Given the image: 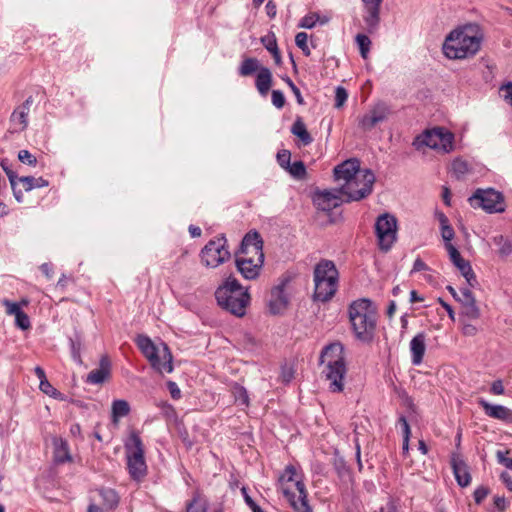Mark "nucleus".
<instances>
[{"label": "nucleus", "mask_w": 512, "mask_h": 512, "mask_svg": "<svg viewBox=\"0 0 512 512\" xmlns=\"http://www.w3.org/2000/svg\"><path fill=\"white\" fill-rule=\"evenodd\" d=\"M320 361L325 364L323 374L330 382L329 389L332 392H342L344 389V378L347 372L344 346L340 342L326 346L320 355Z\"/></svg>", "instance_id": "1"}, {"label": "nucleus", "mask_w": 512, "mask_h": 512, "mask_svg": "<svg viewBox=\"0 0 512 512\" xmlns=\"http://www.w3.org/2000/svg\"><path fill=\"white\" fill-rule=\"evenodd\" d=\"M215 298L219 306L231 314L242 317L249 302V294L244 290L236 278L230 276L223 285L215 291Z\"/></svg>", "instance_id": "2"}, {"label": "nucleus", "mask_w": 512, "mask_h": 512, "mask_svg": "<svg viewBox=\"0 0 512 512\" xmlns=\"http://www.w3.org/2000/svg\"><path fill=\"white\" fill-rule=\"evenodd\" d=\"M349 319L357 339L372 340L376 326V315L368 299H359L349 306Z\"/></svg>", "instance_id": "3"}, {"label": "nucleus", "mask_w": 512, "mask_h": 512, "mask_svg": "<svg viewBox=\"0 0 512 512\" xmlns=\"http://www.w3.org/2000/svg\"><path fill=\"white\" fill-rule=\"evenodd\" d=\"M279 487L295 512H312L305 484L296 478V468L293 465L286 466L279 477Z\"/></svg>", "instance_id": "4"}, {"label": "nucleus", "mask_w": 512, "mask_h": 512, "mask_svg": "<svg viewBox=\"0 0 512 512\" xmlns=\"http://www.w3.org/2000/svg\"><path fill=\"white\" fill-rule=\"evenodd\" d=\"M338 270L333 261L322 259L314 267V294L315 301H329L337 291Z\"/></svg>", "instance_id": "5"}, {"label": "nucleus", "mask_w": 512, "mask_h": 512, "mask_svg": "<svg viewBox=\"0 0 512 512\" xmlns=\"http://www.w3.org/2000/svg\"><path fill=\"white\" fill-rule=\"evenodd\" d=\"M480 49V38L466 29L452 31L445 39L443 52L449 59H464Z\"/></svg>", "instance_id": "6"}, {"label": "nucleus", "mask_w": 512, "mask_h": 512, "mask_svg": "<svg viewBox=\"0 0 512 512\" xmlns=\"http://www.w3.org/2000/svg\"><path fill=\"white\" fill-rule=\"evenodd\" d=\"M136 344L142 354L147 358L150 365L157 372L171 373L173 371V356L167 344L161 343L156 346L152 340L145 335H139L136 338Z\"/></svg>", "instance_id": "7"}, {"label": "nucleus", "mask_w": 512, "mask_h": 512, "mask_svg": "<svg viewBox=\"0 0 512 512\" xmlns=\"http://www.w3.org/2000/svg\"><path fill=\"white\" fill-rule=\"evenodd\" d=\"M413 146L417 150L426 146L442 153H449L454 150V135L445 128L436 127L417 136Z\"/></svg>", "instance_id": "8"}, {"label": "nucleus", "mask_w": 512, "mask_h": 512, "mask_svg": "<svg viewBox=\"0 0 512 512\" xmlns=\"http://www.w3.org/2000/svg\"><path fill=\"white\" fill-rule=\"evenodd\" d=\"M375 175L370 169H365L356 174L347 184H342L340 189L345 202L359 201L372 193Z\"/></svg>", "instance_id": "9"}, {"label": "nucleus", "mask_w": 512, "mask_h": 512, "mask_svg": "<svg viewBox=\"0 0 512 512\" xmlns=\"http://www.w3.org/2000/svg\"><path fill=\"white\" fill-rule=\"evenodd\" d=\"M292 280L293 275L291 273H284L271 288L267 306L272 315H281L288 309L291 297L290 284Z\"/></svg>", "instance_id": "10"}, {"label": "nucleus", "mask_w": 512, "mask_h": 512, "mask_svg": "<svg viewBox=\"0 0 512 512\" xmlns=\"http://www.w3.org/2000/svg\"><path fill=\"white\" fill-rule=\"evenodd\" d=\"M125 448L129 474L132 479L140 480L147 472L141 438L136 433H132L129 442L125 445Z\"/></svg>", "instance_id": "11"}, {"label": "nucleus", "mask_w": 512, "mask_h": 512, "mask_svg": "<svg viewBox=\"0 0 512 512\" xmlns=\"http://www.w3.org/2000/svg\"><path fill=\"white\" fill-rule=\"evenodd\" d=\"M375 233L379 249L388 252L397 239V220L389 214L384 213L377 217L375 222Z\"/></svg>", "instance_id": "12"}, {"label": "nucleus", "mask_w": 512, "mask_h": 512, "mask_svg": "<svg viewBox=\"0 0 512 512\" xmlns=\"http://www.w3.org/2000/svg\"><path fill=\"white\" fill-rule=\"evenodd\" d=\"M472 207H481L488 213H502L505 211L504 196L501 192L488 189H477L469 198Z\"/></svg>", "instance_id": "13"}, {"label": "nucleus", "mask_w": 512, "mask_h": 512, "mask_svg": "<svg viewBox=\"0 0 512 512\" xmlns=\"http://www.w3.org/2000/svg\"><path fill=\"white\" fill-rule=\"evenodd\" d=\"M201 262L209 268H216L230 258L226 247V239L221 236L210 240L200 252Z\"/></svg>", "instance_id": "14"}, {"label": "nucleus", "mask_w": 512, "mask_h": 512, "mask_svg": "<svg viewBox=\"0 0 512 512\" xmlns=\"http://www.w3.org/2000/svg\"><path fill=\"white\" fill-rule=\"evenodd\" d=\"M343 197L344 195L339 187L329 190L317 191L314 195L313 201L319 210L329 212L345 202Z\"/></svg>", "instance_id": "15"}, {"label": "nucleus", "mask_w": 512, "mask_h": 512, "mask_svg": "<svg viewBox=\"0 0 512 512\" xmlns=\"http://www.w3.org/2000/svg\"><path fill=\"white\" fill-rule=\"evenodd\" d=\"M264 262V256L237 255L236 267L240 274L247 280L256 279Z\"/></svg>", "instance_id": "16"}, {"label": "nucleus", "mask_w": 512, "mask_h": 512, "mask_svg": "<svg viewBox=\"0 0 512 512\" xmlns=\"http://www.w3.org/2000/svg\"><path fill=\"white\" fill-rule=\"evenodd\" d=\"M447 251L451 262L457 267L462 276L466 279L468 284L473 287L476 283V275L470 265V262L465 260L458 249L453 244L447 245Z\"/></svg>", "instance_id": "17"}, {"label": "nucleus", "mask_w": 512, "mask_h": 512, "mask_svg": "<svg viewBox=\"0 0 512 512\" xmlns=\"http://www.w3.org/2000/svg\"><path fill=\"white\" fill-rule=\"evenodd\" d=\"M33 99L29 96L20 106H18L10 116V131L19 133L24 131L28 126V114Z\"/></svg>", "instance_id": "18"}, {"label": "nucleus", "mask_w": 512, "mask_h": 512, "mask_svg": "<svg viewBox=\"0 0 512 512\" xmlns=\"http://www.w3.org/2000/svg\"><path fill=\"white\" fill-rule=\"evenodd\" d=\"M240 254L251 256H264L263 240L257 231L247 233L240 247Z\"/></svg>", "instance_id": "19"}, {"label": "nucleus", "mask_w": 512, "mask_h": 512, "mask_svg": "<svg viewBox=\"0 0 512 512\" xmlns=\"http://www.w3.org/2000/svg\"><path fill=\"white\" fill-rule=\"evenodd\" d=\"M360 171L359 161L349 159L334 168V177L336 181H344L343 184H347Z\"/></svg>", "instance_id": "20"}, {"label": "nucleus", "mask_w": 512, "mask_h": 512, "mask_svg": "<svg viewBox=\"0 0 512 512\" xmlns=\"http://www.w3.org/2000/svg\"><path fill=\"white\" fill-rule=\"evenodd\" d=\"M478 404L483 408L485 414L493 419L512 422V410L497 404H490L485 399H479Z\"/></svg>", "instance_id": "21"}, {"label": "nucleus", "mask_w": 512, "mask_h": 512, "mask_svg": "<svg viewBox=\"0 0 512 512\" xmlns=\"http://www.w3.org/2000/svg\"><path fill=\"white\" fill-rule=\"evenodd\" d=\"M111 362L107 355L101 357L99 368L92 370L88 375L86 382L89 384H102L110 376Z\"/></svg>", "instance_id": "22"}, {"label": "nucleus", "mask_w": 512, "mask_h": 512, "mask_svg": "<svg viewBox=\"0 0 512 512\" xmlns=\"http://www.w3.org/2000/svg\"><path fill=\"white\" fill-rule=\"evenodd\" d=\"M426 336L424 333H418L410 342V351L412 353V363L420 365L426 351Z\"/></svg>", "instance_id": "23"}, {"label": "nucleus", "mask_w": 512, "mask_h": 512, "mask_svg": "<svg viewBox=\"0 0 512 512\" xmlns=\"http://www.w3.org/2000/svg\"><path fill=\"white\" fill-rule=\"evenodd\" d=\"M53 456L54 461L57 464H63L65 462H71L72 456L69 451L68 443L62 438H53Z\"/></svg>", "instance_id": "24"}, {"label": "nucleus", "mask_w": 512, "mask_h": 512, "mask_svg": "<svg viewBox=\"0 0 512 512\" xmlns=\"http://www.w3.org/2000/svg\"><path fill=\"white\" fill-rule=\"evenodd\" d=\"M452 468L456 478L457 483L461 487H466L471 482V475L469 473L468 466L465 462L460 459L453 458L452 460Z\"/></svg>", "instance_id": "25"}, {"label": "nucleus", "mask_w": 512, "mask_h": 512, "mask_svg": "<svg viewBox=\"0 0 512 512\" xmlns=\"http://www.w3.org/2000/svg\"><path fill=\"white\" fill-rule=\"evenodd\" d=\"M367 7V15L364 20L370 28H375L379 23L380 5L382 0H362Z\"/></svg>", "instance_id": "26"}, {"label": "nucleus", "mask_w": 512, "mask_h": 512, "mask_svg": "<svg viewBox=\"0 0 512 512\" xmlns=\"http://www.w3.org/2000/svg\"><path fill=\"white\" fill-rule=\"evenodd\" d=\"M255 85L258 92L262 96L267 95L272 85V73L269 68L262 67L259 69V72L256 76Z\"/></svg>", "instance_id": "27"}, {"label": "nucleus", "mask_w": 512, "mask_h": 512, "mask_svg": "<svg viewBox=\"0 0 512 512\" xmlns=\"http://www.w3.org/2000/svg\"><path fill=\"white\" fill-rule=\"evenodd\" d=\"M291 133L298 137L304 146H307L313 142V138L306 129L302 118L298 117L291 127Z\"/></svg>", "instance_id": "28"}, {"label": "nucleus", "mask_w": 512, "mask_h": 512, "mask_svg": "<svg viewBox=\"0 0 512 512\" xmlns=\"http://www.w3.org/2000/svg\"><path fill=\"white\" fill-rule=\"evenodd\" d=\"M263 66H260L258 59L256 58H246L242 61L239 67V75L242 77L251 76L255 72H259Z\"/></svg>", "instance_id": "29"}, {"label": "nucleus", "mask_w": 512, "mask_h": 512, "mask_svg": "<svg viewBox=\"0 0 512 512\" xmlns=\"http://www.w3.org/2000/svg\"><path fill=\"white\" fill-rule=\"evenodd\" d=\"M18 181L22 184L25 191H31L34 188H42L49 185V182L42 177L23 176L19 177Z\"/></svg>", "instance_id": "30"}, {"label": "nucleus", "mask_w": 512, "mask_h": 512, "mask_svg": "<svg viewBox=\"0 0 512 512\" xmlns=\"http://www.w3.org/2000/svg\"><path fill=\"white\" fill-rule=\"evenodd\" d=\"M207 500L199 493H195L186 506V512H207Z\"/></svg>", "instance_id": "31"}, {"label": "nucleus", "mask_w": 512, "mask_h": 512, "mask_svg": "<svg viewBox=\"0 0 512 512\" xmlns=\"http://www.w3.org/2000/svg\"><path fill=\"white\" fill-rule=\"evenodd\" d=\"M493 242L498 247L497 252L501 258H507L512 253V243L503 235L495 236Z\"/></svg>", "instance_id": "32"}, {"label": "nucleus", "mask_w": 512, "mask_h": 512, "mask_svg": "<svg viewBox=\"0 0 512 512\" xmlns=\"http://www.w3.org/2000/svg\"><path fill=\"white\" fill-rule=\"evenodd\" d=\"M130 412L129 403L126 400H115L112 403V418L117 422L119 418L125 417Z\"/></svg>", "instance_id": "33"}, {"label": "nucleus", "mask_w": 512, "mask_h": 512, "mask_svg": "<svg viewBox=\"0 0 512 512\" xmlns=\"http://www.w3.org/2000/svg\"><path fill=\"white\" fill-rule=\"evenodd\" d=\"M100 495L103 499L104 505L108 509H114L119 504V496L118 493L111 488H105L100 490Z\"/></svg>", "instance_id": "34"}, {"label": "nucleus", "mask_w": 512, "mask_h": 512, "mask_svg": "<svg viewBox=\"0 0 512 512\" xmlns=\"http://www.w3.org/2000/svg\"><path fill=\"white\" fill-rule=\"evenodd\" d=\"M1 166L9 179V182L13 189L14 196H15L16 200L18 202H21L22 198H23L22 192H21V190H19V191L16 190L17 180L19 179L17 177V174L12 169H10L4 162H2Z\"/></svg>", "instance_id": "35"}, {"label": "nucleus", "mask_w": 512, "mask_h": 512, "mask_svg": "<svg viewBox=\"0 0 512 512\" xmlns=\"http://www.w3.org/2000/svg\"><path fill=\"white\" fill-rule=\"evenodd\" d=\"M369 113L374 117L378 123L383 122L387 119L390 114V110L385 103H377Z\"/></svg>", "instance_id": "36"}, {"label": "nucleus", "mask_w": 512, "mask_h": 512, "mask_svg": "<svg viewBox=\"0 0 512 512\" xmlns=\"http://www.w3.org/2000/svg\"><path fill=\"white\" fill-rule=\"evenodd\" d=\"M452 172L457 179H461L469 172V165L466 161L456 158L452 162Z\"/></svg>", "instance_id": "37"}, {"label": "nucleus", "mask_w": 512, "mask_h": 512, "mask_svg": "<svg viewBox=\"0 0 512 512\" xmlns=\"http://www.w3.org/2000/svg\"><path fill=\"white\" fill-rule=\"evenodd\" d=\"M286 171L298 180H302L306 177V167L302 161H295L293 164H290Z\"/></svg>", "instance_id": "38"}, {"label": "nucleus", "mask_w": 512, "mask_h": 512, "mask_svg": "<svg viewBox=\"0 0 512 512\" xmlns=\"http://www.w3.org/2000/svg\"><path fill=\"white\" fill-rule=\"evenodd\" d=\"M232 393L236 402L245 406L249 405V396L245 387L236 383L232 387Z\"/></svg>", "instance_id": "39"}, {"label": "nucleus", "mask_w": 512, "mask_h": 512, "mask_svg": "<svg viewBox=\"0 0 512 512\" xmlns=\"http://www.w3.org/2000/svg\"><path fill=\"white\" fill-rule=\"evenodd\" d=\"M361 56L366 59L370 51L371 40L365 34H358L355 38Z\"/></svg>", "instance_id": "40"}, {"label": "nucleus", "mask_w": 512, "mask_h": 512, "mask_svg": "<svg viewBox=\"0 0 512 512\" xmlns=\"http://www.w3.org/2000/svg\"><path fill=\"white\" fill-rule=\"evenodd\" d=\"M320 20V16L318 13L312 12L305 15L299 22V28L312 29L315 27L316 23Z\"/></svg>", "instance_id": "41"}, {"label": "nucleus", "mask_w": 512, "mask_h": 512, "mask_svg": "<svg viewBox=\"0 0 512 512\" xmlns=\"http://www.w3.org/2000/svg\"><path fill=\"white\" fill-rule=\"evenodd\" d=\"M39 389L43 393H45L46 395H48L54 399H59V400L63 399L62 393L59 392L56 388H54L48 380L41 381V383H39Z\"/></svg>", "instance_id": "42"}, {"label": "nucleus", "mask_w": 512, "mask_h": 512, "mask_svg": "<svg viewBox=\"0 0 512 512\" xmlns=\"http://www.w3.org/2000/svg\"><path fill=\"white\" fill-rule=\"evenodd\" d=\"M307 40L308 35L305 32H299L295 36V43L297 47L300 48L306 56H309L311 52L308 47Z\"/></svg>", "instance_id": "43"}, {"label": "nucleus", "mask_w": 512, "mask_h": 512, "mask_svg": "<svg viewBox=\"0 0 512 512\" xmlns=\"http://www.w3.org/2000/svg\"><path fill=\"white\" fill-rule=\"evenodd\" d=\"M18 160L28 166H36L37 158L31 154L28 150H20L18 152Z\"/></svg>", "instance_id": "44"}, {"label": "nucleus", "mask_w": 512, "mask_h": 512, "mask_svg": "<svg viewBox=\"0 0 512 512\" xmlns=\"http://www.w3.org/2000/svg\"><path fill=\"white\" fill-rule=\"evenodd\" d=\"M377 124V120L370 113L365 114L359 122L360 127L366 131L373 129Z\"/></svg>", "instance_id": "45"}, {"label": "nucleus", "mask_w": 512, "mask_h": 512, "mask_svg": "<svg viewBox=\"0 0 512 512\" xmlns=\"http://www.w3.org/2000/svg\"><path fill=\"white\" fill-rule=\"evenodd\" d=\"M348 98V94L345 88L338 86L335 92V107L340 108L344 105Z\"/></svg>", "instance_id": "46"}, {"label": "nucleus", "mask_w": 512, "mask_h": 512, "mask_svg": "<svg viewBox=\"0 0 512 512\" xmlns=\"http://www.w3.org/2000/svg\"><path fill=\"white\" fill-rule=\"evenodd\" d=\"M15 322L16 326L22 330H27L31 325L29 317L24 311H21L15 316Z\"/></svg>", "instance_id": "47"}, {"label": "nucleus", "mask_w": 512, "mask_h": 512, "mask_svg": "<svg viewBox=\"0 0 512 512\" xmlns=\"http://www.w3.org/2000/svg\"><path fill=\"white\" fill-rule=\"evenodd\" d=\"M70 342H71V355H72V358L78 362L79 364L82 363V359H81V354H80V351H81V342L79 339H70Z\"/></svg>", "instance_id": "48"}, {"label": "nucleus", "mask_w": 512, "mask_h": 512, "mask_svg": "<svg viewBox=\"0 0 512 512\" xmlns=\"http://www.w3.org/2000/svg\"><path fill=\"white\" fill-rule=\"evenodd\" d=\"M291 153L288 150H282L277 153V161L283 169H287L290 165Z\"/></svg>", "instance_id": "49"}, {"label": "nucleus", "mask_w": 512, "mask_h": 512, "mask_svg": "<svg viewBox=\"0 0 512 512\" xmlns=\"http://www.w3.org/2000/svg\"><path fill=\"white\" fill-rule=\"evenodd\" d=\"M464 314L470 319H477L480 316L479 308L476 305V301L472 304L463 306Z\"/></svg>", "instance_id": "50"}, {"label": "nucleus", "mask_w": 512, "mask_h": 512, "mask_svg": "<svg viewBox=\"0 0 512 512\" xmlns=\"http://www.w3.org/2000/svg\"><path fill=\"white\" fill-rule=\"evenodd\" d=\"M457 300L461 302L463 306L472 304L476 301L473 293L467 288L461 290V296L458 297Z\"/></svg>", "instance_id": "51"}, {"label": "nucleus", "mask_w": 512, "mask_h": 512, "mask_svg": "<svg viewBox=\"0 0 512 512\" xmlns=\"http://www.w3.org/2000/svg\"><path fill=\"white\" fill-rule=\"evenodd\" d=\"M271 97H272V103L276 108H278V109L283 108V106L285 105V97H284V94L280 90H273Z\"/></svg>", "instance_id": "52"}, {"label": "nucleus", "mask_w": 512, "mask_h": 512, "mask_svg": "<svg viewBox=\"0 0 512 512\" xmlns=\"http://www.w3.org/2000/svg\"><path fill=\"white\" fill-rule=\"evenodd\" d=\"M441 236L445 241V248L447 249L448 244H452L451 240L454 238L455 233L451 225L444 226L441 228Z\"/></svg>", "instance_id": "53"}, {"label": "nucleus", "mask_w": 512, "mask_h": 512, "mask_svg": "<svg viewBox=\"0 0 512 512\" xmlns=\"http://www.w3.org/2000/svg\"><path fill=\"white\" fill-rule=\"evenodd\" d=\"M242 495L246 504L251 508L253 512H263V510L254 502V500L249 496L246 487L241 488Z\"/></svg>", "instance_id": "54"}, {"label": "nucleus", "mask_w": 512, "mask_h": 512, "mask_svg": "<svg viewBox=\"0 0 512 512\" xmlns=\"http://www.w3.org/2000/svg\"><path fill=\"white\" fill-rule=\"evenodd\" d=\"M3 305L6 307V312L8 315L16 316L18 313L23 311L18 303L11 302L9 300H4Z\"/></svg>", "instance_id": "55"}, {"label": "nucleus", "mask_w": 512, "mask_h": 512, "mask_svg": "<svg viewBox=\"0 0 512 512\" xmlns=\"http://www.w3.org/2000/svg\"><path fill=\"white\" fill-rule=\"evenodd\" d=\"M285 81H286L287 85L290 87V89L293 92V94L295 95L297 103L299 105H303L304 104V99H303V97L301 95V92H300L299 88L294 84V82L289 77H287L285 79Z\"/></svg>", "instance_id": "56"}, {"label": "nucleus", "mask_w": 512, "mask_h": 512, "mask_svg": "<svg viewBox=\"0 0 512 512\" xmlns=\"http://www.w3.org/2000/svg\"><path fill=\"white\" fill-rule=\"evenodd\" d=\"M489 489L485 486H479L474 491V500L477 504H480L488 495Z\"/></svg>", "instance_id": "57"}, {"label": "nucleus", "mask_w": 512, "mask_h": 512, "mask_svg": "<svg viewBox=\"0 0 512 512\" xmlns=\"http://www.w3.org/2000/svg\"><path fill=\"white\" fill-rule=\"evenodd\" d=\"M500 90L504 92V100L512 106V82L502 85Z\"/></svg>", "instance_id": "58"}, {"label": "nucleus", "mask_w": 512, "mask_h": 512, "mask_svg": "<svg viewBox=\"0 0 512 512\" xmlns=\"http://www.w3.org/2000/svg\"><path fill=\"white\" fill-rule=\"evenodd\" d=\"M490 392L494 395L504 394L505 390H504L502 380L498 379V380L493 381L491 388H490Z\"/></svg>", "instance_id": "59"}, {"label": "nucleus", "mask_w": 512, "mask_h": 512, "mask_svg": "<svg viewBox=\"0 0 512 512\" xmlns=\"http://www.w3.org/2000/svg\"><path fill=\"white\" fill-rule=\"evenodd\" d=\"M167 387L173 399H179L181 397V391L175 382L168 381Z\"/></svg>", "instance_id": "60"}, {"label": "nucleus", "mask_w": 512, "mask_h": 512, "mask_svg": "<svg viewBox=\"0 0 512 512\" xmlns=\"http://www.w3.org/2000/svg\"><path fill=\"white\" fill-rule=\"evenodd\" d=\"M496 456L499 463L503 464L508 469H512V458H507L502 451H497Z\"/></svg>", "instance_id": "61"}, {"label": "nucleus", "mask_w": 512, "mask_h": 512, "mask_svg": "<svg viewBox=\"0 0 512 512\" xmlns=\"http://www.w3.org/2000/svg\"><path fill=\"white\" fill-rule=\"evenodd\" d=\"M262 42L269 52L273 53V51L278 50L276 39L262 38Z\"/></svg>", "instance_id": "62"}, {"label": "nucleus", "mask_w": 512, "mask_h": 512, "mask_svg": "<svg viewBox=\"0 0 512 512\" xmlns=\"http://www.w3.org/2000/svg\"><path fill=\"white\" fill-rule=\"evenodd\" d=\"M426 270H428V266L425 264V262L422 259L417 258L414 261L412 272H420V271H426Z\"/></svg>", "instance_id": "63"}, {"label": "nucleus", "mask_w": 512, "mask_h": 512, "mask_svg": "<svg viewBox=\"0 0 512 512\" xmlns=\"http://www.w3.org/2000/svg\"><path fill=\"white\" fill-rule=\"evenodd\" d=\"M398 423L402 427L403 436L404 435H411L410 426H409V423H408V421H407L405 416H400L399 419H398Z\"/></svg>", "instance_id": "64"}]
</instances>
